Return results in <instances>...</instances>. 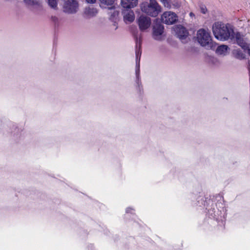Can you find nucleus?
<instances>
[{
	"label": "nucleus",
	"mask_w": 250,
	"mask_h": 250,
	"mask_svg": "<svg viewBox=\"0 0 250 250\" xmlns=\"http://www.w3.org/2000/svg\"><path fill=\"white\" fill-rule=\"evenodd\" d=\"M164 26L160 23H156L153 27V37L155 40H161L163 33Z\"/></svg>",
	"instance_id": "6e6552de"
},
{
	"label": "nucleus",
	"mask_w": 250,
	"mask_h": 250,
	"mask_svg": "<svg viewBox=\"0 0 250 250\" xmlns=\"http://www.w3.org/2000/svg\"><path fill=\"white\" fill-rule=\"evenodd\" d=\"M47 2L51 7L54 9L57 8L58 0H47Z\"/></svg>",
	"instance_id": "dca6fc26"
},
{
	"label": "nucleus",
	"mask_w": 250,
	"mask_h": 250,
	"mask_svg": "<svg viewBox=\"0 0 250 250\" xmlns=\"http://www.w3.org/2000/svg\"><path fill=\"white\" fill-rule=\"evenodd\" d=\"M176 32L178 37L180 39H185L188 35V32L187 30L181 25H179L177 27Z\"/></svg>",
	"instance_id": "f8f14e48"
},
{
	"label": "nucleus",
	"mask_w": 250,
	"mask_h": 250,
	"mask_svg": "<svg viewBox=\"0 0 250 250\" xmlns=\"http://www.w3.org/2000/svg\"><path fill=\"white\" fill-rule=\"evenodd\" d=\"M164 6L168 9L171 8L170 1L169 0H159Z\"/></svg>",
	"instance_id": "2eb2a0df"
},
{
	"label": "nucleus",
	"mask_w": 250,
	"mask_h": 250,
	"mask_svg": "<svg viewBox=\"0 0 250 250\" xmlns=\"http://www.w3.org/2000/svg\"><path fill=\"white\" fill-rule=\"evenodd\" d=\"M190 15L191 16H192V13H190Z\"/></svg>",
	"instance_id": "b1692460"
},
{
	"label": "nucleus",
	"mask_w": 250,
	"mask_h": 250,
	"mask_svg": "<svg viewBox=\"0 0 250 250\" xmlns=\"http://www.w3.org/2000/svg\"><path fill=\"white\" fill-rule=\"evenodd\" d=\"M161 20L163 22L167 24H172L177 21L178 20V17L174 12L167 11L162 14L161 16Z\"/></svg>",
	"instance_id": "39448f33"
},
{
	"label": "nucleus",
	"mask_w": 250,
	"mask_h": 250,
	"mask_svg": "<svg viewBox=\"0 0 250 250\" xmlns=\"http://www.w3.org/2000/svg\"><path fill=\"white\" fill-rule=\"evenodd\" d=\"M137 21L140 30L143 32L149 28L151 23L150 18L144 15L140 16Z\"/></svg>",
	"instance_id": "0eeeda50"
},
{
	"label": "nucleus",
	"mask_w": 250,
	"mask_h": 250,
	"mask_svg": "<svg viewBox=\"0 0 250 250\" xmlns=\"http://www.w3.org/2000/svg\"><path fill=\"white\" fill-rule=\"evenodd\" d=\"M141 55V41L140 40L136 39V65L135 68L136 74V83L139 90L142 88V85L141 81L140 76V60Z\"/></svg>",
	"instance_id": "20e7f679"
},
{
	"label": "nucleus",
	"mask_w": 250,
	"mask_h": 250,
	"mask_svg": "<svg viewBox=\"0 0 250 250\" xmlns=\"http://www.w3.org/2000/svg\"><path fill=\"white\" fill-rule=\"evenodd\" d=\"M228 46L226 45H222L218 46L216 49V53L218 55L225 56L227 54Z\"/></svg>",
	"instance_id": "4468645a"
},
{
	"label": "nucleus",
	"mask_w": 250,
	"mask_h": 250,
	"mask_svg": "<svg viewBox=\"0 0 250 250\" xmlns=\"http://www.w3.org/2000/svg\"><path fill=\"white\" fill-rule=\"evenodd\" d=\"M78 7V3L76 0H67L64 3L63 10L66 13L73 14L77 11Z\"/></svg>",
	"instance_id": "423d86ee"
},
{
	"label": "nucleus",
	"mask_w": 250,
	"mask_h": 250,
	"mask_svg": "<svg viewBox=\"0 0 250 250\" xmlns=\"http://www.w3.org/2000/svg\"><path fill=\"white\" fill-rule=\"evenodd\" d=\"M100 0L102 3L104 4L105 5H112L115 1V0Z\"/></svg>",
	"instance_id": "f3484780"
},
{
	"label": "nucleus",
	"mask_w": 250,
	"mask_h": 250,
	"mask_svg": "<svg viewBox=\"0 0 250 250\" xmlns=\"http://www.w3.org/2000/svg\"><path fill=\"white\" fill-rule=\"evenodd\" d=\"M212 28L215 37L218 40L225 41L234 38L233 30L229 25L217 22L213 24Z\"/></svg>",
	"instance_id": "f257e3e1"
},
{
	"label": "nucleus",
	"mask_w": 250,
	"mask_h": 250,
	"mask_svg": "<svg viewBox=\"0 0 250 250\" xmlns=\"http://www.w3.org/2000/svg\"><path fill=\"white\" fill-rule=\"evenodd\" d=\"M234 37V36L233 35ZM235 40L237 43L244 49H249L248 44L246 42L245 39H244L243 36L240 33H236L235 34Z\"/></svg>",
	"instance_id": "1a4fd4ad"
},
{
	"label": "nucleus",
	"mask_w": 250,
	"mask_h": 250,
	"mask_svg": "<svg viewBox=\"0 0 250 250\" xmlns=\"http://www.w3.org/2000/svg\"><path fill=\"white\" fill-rule=\"evenodd\" d=\"M113 27L114 28L115 30H116L118 28L117 23L116 22H114L113 25Z\"/></svg>",
	"instance_id": "5701e85b"
},
{
	"label": "nucleus",
	"mask_w": 250,
	"mask_h": 250,
	"mask_svg": "<svg viewBox=\"0 0 250 250\" xmlns=\"http://www.w3.org/2000/svg\"><path fill=\"white\" fill-rule=\"evenodd\" d=\"M190 15L191 16H192V13H190Z\"/></svg>",
	"instance_id": "393cba45"
},
{
	"label": "nucleus",
	"mask_w": 250,
	"mask_h": 250,
	"mask_svg": "<svg viewBox=\"0 0 250 250\" xmlns=\"http://www.w3.org/2000/svg\"><path fill=\"white\" fill-rule=\"evenodd\" d=\"M51 20L55 25L59 24L60 20L57 17L52 16L51 17Z\"/></svg>",
	"instance_id": "6ab92c4d"
},
{
	"label": "nucleus",
	"mask_w": 250,
	"mask_h": 250,
	"mask_svg": "<svg viewBox=\"0 0 250 250\" xmlns=\"http://www.w3.org/2000/svg\"><path fill=\"white\" fill-rule=\"evenodd\" d=\"M141 9L143 12L152 17H157L162 11V7L156 0H149V2L143 3Z\"/></svg>",
	"instance_id": "f03ea898"
},
{
	"label": "nucleus",
	"mask_w": 250,
	"mask_h": 250,
	"mask_svg": "<svg viewBox=\"0 0 250 250\" xmlns=\"http://www.w3.org/2000/svg\"><path fill=\"white\" fill-rule=\"evenodd\" d=\"M170 3L171 7L178 8L180 6V3L177 0H173L172 1H170Z\"/></svg>",
	"instance_id": "a211bd4d"
},
{
	"label": "nucleus",
	"mask_w": 250,
	"mask_h": 250,
	"mask_svg": "<svg viewBox=\"0 0 250 250\" xmlns=\"http://www.w3.org/2000/svg\"><path fill=\"white\" fill-rule=\"evenodd\" d=\"M24 2L29 4V5H34L35 3H36V1H35L34 0H24Z\"/></svg>",
	"instance_id": "412c9836"
},
{
	"label": "nucleus",
	"mask_w": 250,
	"mask_h": 250,
	"mask_svg": "<svg viewBox=\"0 0 250 250\" xmlns=\"http://www.w3.org/2000/svg\"><path fill=\"white\" fill-rule=\"evenodd\" d=\"M197 39L199 43L207 49H211L213 46L209 33L204 29L198 31Z\"/></svg>",
	"instance_id": "7ed1b4c3"
},
{
	"label": "nucleus",
	"mask_w": 250,
	"mask_h": 250,
	"mask_svg": "<svg viewBox=\"0 0 250 250\" xmlns=\"http://www.w3.org/2000/svg\"><path fill=\"white\" fill-rule=\"evenodd\" d=\"M87 3H94L96 2V0H86Z\"/></svg>",
	"instance_id": "4be33fe9"
},
{
	"label": "nucleus",
	"mask_w": 250,
	"mask_h": 250,
	"mask_svg": "<svg viewBox=\"0 0 250 250\" xmlns=\"http://www.w3.org/2000/svg\"><path fill=\"white\" fill-rule=\"evenodd\" d=\"M200 10H201V12L203 14H206V12H207V9L206 8V7L204 5H202L200 6Z\"/></svg>",
	"instance_id": "aec40b11"
},
{
	"label": "nucleus",
	"mask_w": 250,
	"mask_h": 250,
	"mask_svg": "<svg viewBox=\"0 0 250 250\" xmlns=\"http://www.w3.org/2000/svg\"><path fill=\"white\" fill-rule=\"evenodd\" d=\"M97 13L98 11L96 8L89 7L85 9L84 15L86 18H91L95 16Z\"/></svg>",
	"instance_id": "ddd939ff"
},
{
	"label": "nucleus",
	"mask_w": 250,
	"mask_h": 250,
	"mask_svg": "<svg viewBox=\"0 0 250 250\" xmlns=\"http://www.w3.org/2000/svg\"><path fill=\"white\" fill-rule=\"evenodd\" d=\"M124 20L126 22H131L135 19L134 12L131 10H125L123 12Z\"/></svg>",
	"instance_id": "9d476101"
},
{
	"label": "nucleus",
	"mask_w": 250,
	"mask_h": 250,
	"mask_svg": "<svg viewBox=\"0 0 250 250\" xmlns=\"http://www.w3.org/2000/svg\"><path fill=\"white\" fill-rule=\"evenodd\" d=\"M122 7L125 9H131L137 6L138 0H121Z\"/></svg>",
	"instance_id": "9b49d317"
},
{
	"label": "nucleus",
	"mask_w": 250,
	"mask_h": 250,
	"mask_svg": "<svg viewBox=\"0 0 250 250\" xmlns=\"http://www.w3.org/2000/svg\"><path fill=\"white\" fill-rule=\"evenodd\" d=\"M128 209H126V212H128Z\"/></svg>",
	"instance_id": "a878e982"
}]
</instances>
